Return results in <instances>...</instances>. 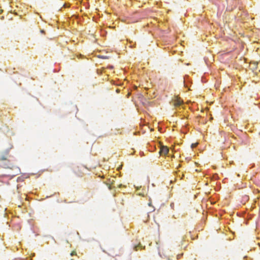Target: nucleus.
Listing matches in <instances>:
<instances>
[{
  "label": "nucleus",
  "instance_id": "7",
  "mask_svg": "<svg viewBox=\"0 0 260 260\" xmlns=\"http://www.w3.org/2000/svg\"><path fill=\"white\" fill-rule=\"evenodd\" d=\"M148 205H149V206H151V203H149L148 204Z\"/></svg>",
  "mask_w": 260,
  "mask_h": 260
},
{
  "label": "nucleus",
  "instance_id": "3",
  "mask_svg": "<svg viewBox=\"0 0 260 260\" xmlns=\"http://www.w3.org/2000/svg\"><path fill=\"white\" fill-rule=\"evenodd\" d=\"M188 78V76H186L184 79V86L185 87H188V85L187 84V83L186 82V79Z\"/></svg>",
  "mask_w": 260,
  "mask_h": 260
},
{
  "label": "nucleus",
  "instance_id": "8",
  "mask_svg": "<svg viewBox=\"0 0 260 260\" xmlns=\"http://www.w3.org/2000/svg\"><path fill=\"white\" fill-rule=\"evenodd\" d=\"M71 260H74L73 259H71Z\"/></svg>",
  "mask_w": 260,
  "mask_h": 260
},
{
  "label": "nucleus",
  "instance_id": "2",
  "mask_svg": "<svg viewBox=\"0 0 260 260\" xmlns=\"http://www.w3.org/2000/svg\"><path fill=\"white\" fill-rule=\"evenodd\" d=\"M183 104V101L180 98H176V99L174 101V105L175 106H180Z\"/></svg>",
  "mask_w": 260,
  "mask_h": 260
},
{
  "label": "nucleus",
  "instance_id": "1",
  "mask_svg": "<svg viewBox=\"0 0 260 260\" xmlns=\"http://www.w3.org/2000/svg\"><path fill=\"white\" fill-rule=\"evenodd\" d=\"M169 152V148L164 145H162L160 148L159 153L160 155H167Z\"/></svg>",
  "mask_w": 260,
  "mask_h": 260
},
{
  "label": "nucleus",
  "instance_id": "4",
  "mask_svg": "<svg viewBox=\"0 0 260 260\" xmlns=\"http://www.w3.org/2000/svg\"><path fill=\"white\" fill-rule=\"evenodd\" d=\"M75 254H76V252H75V251H72V252H71V256H73V255H75Z\"/></svg>",
  "mask_w": 260,
  "mask_h": 260
},
{
  "label": "nucleus",
  "instance_id": "5",
  "mask_svg": "<svg viewBox=\"0 0 260 260\" xmlns=\"http://www.w3.org/2000/svg\"><path fill=\"white\" fill-rule=\"evenodd\" d=\"M1 159L2 160H6V158L5 157H4V156H3V157H2Z\"/></svg>",
  "mask_w": 260,
  "mask_h": 260
},
{
  "label": "nucleus",
  "instance_id": "6",
  "mask_svg": "<svg viewBox=\"0 0 260 260\" xmlns=\"http://www.w3.org/2000/svg\"><path fill=\"white\" fill-rule=\"evenodd\" d=\"M41 33H42V34H44V33H45V31H44V30H41Z\"/></svg>",
  "mask_w": 260,
  "mask_h": 260
}]
</instances>
